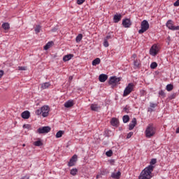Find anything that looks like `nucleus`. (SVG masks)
Returning a JSON list of instances; mask_svg holds the SVG:
<instances>
[{
	"mask_svg": "<svg viewBox=\"0 0 179 179\" xmlns=\"http://www.w3.org/2000/svg\"><path fill=\"white\" fill-rule=\"evenodd\" d=\"M134 65L135 68H139V66L141 65V60H139V59L134 60Z\"/></svg>",
	"mask_w": 179,
	"mask_h": 179,
	"instance_id": "nucleus-29",
	"label": "nucleus"
},
{
	"mask_svg": "<svg viewBox=\"0 0 179 179\" xmlns=\"http://www.w3.org/2000/svg\"><path fill=\"white\" fill-rule=\"evenodd\" d=\"M34 30L36 34H38V33H40V31H41V26L36 25Z\"/></svg>",
	"mask_w": 179,
	"mask_h": 179,
	"instance_id": "nucleus-30",
	"label": "nucleus"
},
{
	"mask_svg": "<svg viewBox=\"0 0 179 179\" xmlns=\"http://www.w3.org/2000/svg\"><path fill=\"white\" fill-rule=\"evenodd\" d=\"M101 178V175H97V176H96V179H99V178Z\"/></svg>",
	"mask_w": 179,
	"mask_h": 179,
	"instance_id": "nucleus-52",
	"label": "nucleus"
},
{
	"mask_svg": "<svg viewBox=\"0 0 179 179\" xmlns=\"http://www.w3.org/2000/svg\"><path fill=\"white\" fill-rule=\"evenodd\" d=\"M154 169V166L148 165L141 172L138 179H151L153 177L152 173Z\"/></svg>",
	"mask_w": 179,
	"mask_h": 179,
	"instance_id": "nucleus-1",
	"label": "nucleus"
},
{
	"mask_svg": "<svg viewBox=\"0 0 179 179\" xmlns=\"http://www.w3.org/2000/svg\"><path fill=\"white\" fill-rule=\"evenodd\" d=\"M73 79V76H70L69 77V80H72Z\"/></svg>",
	"mask_w": 179,
	"mask_h": 179,
	"instance_id": "nucleus-51",
	"label": "nucleus"
},
{
	"mask_svg": "<svg viewBox=\"0 0 179 179\" xmlns=\"http://www.w3.org/2000/svg\"><path fill=\"white\" fill-rule=\"evenodd\" d=\"M106 155L108 156V157H111L113 156V150H109L106 152Z\"/></svg>",
	"mask_w": 179,
	"mask_h": 179,
	"instance_id": "nucleus-37",
	"label": "nucleus"
},
{
	"mask_svg": "<svg viewBox=\"0 0 179 179\" xmlns=\"http://www.w3.org/2000/svg\"><path fill=\"white\" fill-rule=\"evenodd\" d=\"M34 146H43V142L41 141L38 140L34 143Z\"/></svg>",
	"mask_w": 179,
	"mask_h": 179,
	"instance_id": "nucleus-33",
	"label": "nucleus"
},
{
	"mask_svg": "<svg viewBox=\"0 0 179 179\" xmlns=\"http://www.w3.org/2000/svg\"><path fill=\"white\" fill-rule=\"evenodd\" d=\"M1 27L4 29V30H9V29H10V25L9 24V23L8 22H3L1 25Z\"/></svg>",
	"mask_w": 179,
	"mask_h": 179,
	"instance_id": "nucleus-23",
	"label": "nucleus"
},
{
	"mask_svg": "<svg viewBox=\"0 0 179 179\" xmlns=\"http://www.w3.org/2000/svg\"><path fill=\"white\" fill-rule=\"evenodd\" d=\"M135 87V85L134 83H130L128 84V85L125 87L124 92H123V97H127L128 94H131L132 92H134V87Z\"/></svg>",
	"mask_w": 179,
	"mask_h": 179,
	"instance_id": "nucleus-5",
	"label": "nucleus"
},
{
	"mask_svg": "<svg viewBox=\"0 0 179 179\" xmlns=\"http://www.w3.org/2000/svg\"><path fill=\"white\" fill-rule=\"evenodd\" d=\"M173 89H174V86L173 85V84H168L166 87V90H167V92H171Z\"/></svg>",
	"mask_w": 179,
	"mask_h": 179,
	"instance_id": "nucleus-28",
	"label": "nucleus"
},
{
	"mask_svg": "<svg viewBox=\"0 0 179 179\" xmlns=\"http://www.w3.org/2000/svg\"><path fill=\"white\" fill-rule=\"evenodd\" d=\"M178 34H179V31H178Z\"/></svg>",
	"mask_w": 179,
	"mask_h": 179,
	"instance_id": "nucleus-55",
	"label": "nucleus"
},
{
	"mask_svg": "<svg viewBox=\"0 0 179 179\" xmlns=\"http://www.w3.org/2000/svg\"><path fill=\"white\" fill-rule=\"evenodd\" d=\"M107 79H108V76H107L106 74H101L99 76V82L104 83V82H106V80H107Z\"/></svg>",
	"mask_w": 179,
	"mask_h": 179,
	"instance_id": "nucleus-17",
	"label": "nucleus"
},
{
	"mask_svg": "<svg viewBox=\"0 0 179 179\" xmlns=\"http://www.w3.org/2000/svg\"><path fill=\"white\" fill-rule=\"evenodd\" d=\"M145 138L148 139L156 135V127L153 123L149 124L145 131Z\"/></svg>",
	"mask_w": 179,
	"mask_h": 179,
	"instance_id": "nucleus-2",
	"label": "nucleus"
},
{
	"mask_svg": "<svg viewBox=\"0 0 179 179\" xmlns=\"http://www.w3.org/2000/svg\"><path fill=\"white\" fill-rule=\"evenodd\" d=\"M166 26L169 30H172L173 31L176 30H179V26H174V22L171 20H169L166 22Z\"/></svg>",
	"mask_w": 179,
	"mask_h": 179,
	"instance_id": "nucleus-6",
	"label": "nucleus"
},
{
	"mask_svg": "<svg viewBox=\"0 0 179 179\" xmlns=\"http://www.w3.org/2000/svg\"><path fill=\"white\" fill-rule=\"evenodd\" d=\"M140 94H141V96H145V94H146V91L144 90H141V91H140Z\"/></svg>",
	"mask_w": 179,
	"mask_h": 179,
	"instance_id": "nucleus-41",
	"label": "nucleus"
},
{
	"mask_svg": "<svg viewBox=\"0 0 179 179\" xmlns=\"http://www.w3.org/2000/svg\"><path fill=\"white\" fill-rule=\"evenodd\" d=\"M51 44H52V42H48L45 46L44 50H47L51 47Z\"/></svg>",
	"mask_w": 179,
	"mask_h": 179,
	"instance_id": "nucleus-36",
	"label": "nucleus"
},
{
	"mask_svg": "<svg viewBox=\"0 0 179 179\" xmlns=\"http://www.w3.org/2000/svg\"><path fill=\"white\" fill-rule=\"evenodd\" d=\"M159 96L161 97V99H164L166 97V93L163 90H161L158 92Z\"/></svg>",
	"mask_w": 179,
	"mask_h": 179,
	"instance_id": "nucleus-24",
	"label": "nucleus"
},
{
	"mask_svg": "<svg viewBox=\"0 0 179 179\" xmlns=\"http://www.w3.org/2000/svg\"><path fill=\"white\" fill-rule=\"evenodd\" d=\"M136 118L134 117L131 120V122L129 124V131H132L136 127Z\"/></svg>",
	"mask_w": 179,
	"mask_h": 179,
	"instance_id": "nucleus-12",
	"label": "nucleus"
},
{
	"mask_svg": "<svg viewBox=\"0 0 179 179\" xmlns=\"http://www.w3.org/2000/svg\"><path fill=\"white\" fill-rule=\"evenodd\" d=\"M52 31H53V32L57 31V28H54V29H52Z\"/></svg>",
	"mask_w": 179,
	"mask_h": 179,
	"instance_id": "nucleus-53",
	"label": "nucleus"
},
{
	"mask_svg": "<svg viewBox=\"0 0 179 179\" xmlns=\"http://www.w3.org/2000/svg\"><path fill=\"white\" fill-rule=\"evenodd\" d=\"M123 122L127 124V122H129V115H125L122 117Z\"/></svg>",
	"mask_w": 179,
	"mask_h": 179,
	"instance_id": "nucleus-27",
	"label": "nucleus"
},
{
	"mask_svg": "<svg viewBox=\"0 0 179 179\" xmlns=\"http://www.w3.org/2000/svg\"><path fill=\"white\" fill-rule=\"evenodd\" d=\"M112 178L120 179L121 178V171H118L117 173L113 172L111 173Z\"/></svg>",
	"mask_w": 179,
	"mask_h": 179,
	"instance_id": "nucleus-16",
	"label": "nucleus"
},
{
	"mask_svg": "<svg viewBox=\"0 0 179 179\" xmlns=\"http://www.w3.org/2000/svg\"><path fill=\"white\" fill-rule=\"evenodd\" d=\"M131 58H133V59L136 60V54H134V55L131 56Z\"/></svg>",
	"mask_w": 179,
	"mask_h": 179,
	"instance_id": "nucleus-48",
	"label": "nucleus"
},
{
	"mask_svg": "<svg viewBox=\"0 0 179 179\" xmlns=\"http://www.w3.org/2000/svg\"><path fill=\"white\" fill-rule=\"evenodd\" d=\"M122 24L123 27H124L125 29H129V27H131V26H132V22L131 21L130 19L125 18V19L122 20Z\"/></svg>",
	"mask_w": 179,
	"mask_h": 179,
	"instance_id": "nucleus-9",
	"label": "nucleus"
},
{
	"mask_svg": "<svg viewBox=\"0 0 179 179\" xmlns=\"http://www.w3.org/2000/svg\"><path fill=\"white\" fill-rule=\"evenodd\" d=\"M157 52H159V48L156 45H153L150 49V54L152 57H156L157 55Z\"/></svg>",
	"mask_w": 179,
	"mask_h": 179,
	"instance_id": "nucleus-10",
	"label": "nucleus"
},
{
	"mask_svg": "<svg viewBox=\"0 0 179 179\" xmlns=\"http://www.w3.org/2000/svg\"><path fill=\"white\" fill-rule=\"evenodd\" d=\"M121 82V78L117 76H111L109 79V85H118Z\"/></svg>",
	"mask_w": 179,
	"mask_h": 179,
	"instance_id": "nucleus-8",
	"label": "nucleus"
},
{
	"mask_svg": "<svg viewBox=\"0 0 179 179\" xmlns=\"http://www.w3.org/2000/svg\"><path fill=\"white\" fill-rule=\"evenodd\" d=\"M150 107L155 108L156 107V105L155 103H150Z\"/></svg>",
	"mask_w": 179,
	"mask_h": 179,
	"instance_id": "nucleus-49",
	"label": "nucleus"
},
{
	"mask_svg": "<svg viewBox=\"0 0 179 179\" xmlns=\"http://www.w3.org/2000/svg\"><path fill=\"white\" fill-rule=\"evenodd\" d=\"M156 163H157V159L155 158H153L151 159V161L150 162V166H153V165L156 164Z\"/></svg>",
	"mask_w": 179,
	"mask_h": 179,
	"instance_id": "nucleus-35",
	"label": "nucleus"
},
{
	"mask_svg": "<svg viewBox=\"0 0 179 179\" xmlns=\"http://www.w3.org/2000/svg\"><path fill=\"white\" fill-rule=\"evenodd\" d=\"M74 55L73 54H69L66 55H64L63 57V61L64 62H68V61H71L73 58Z\"/></svg>",
	"mask_w": 179,
	"mask_h": 179,
	"instance_id": "nucleus-15",
	"label": "nucleus"
},
{
	"mask_svg": "<svg viewBox=\"0 0 179 179\" xmlns=\"http://www.w3.org/2000/svg\"><path fill=\"white\" fill-rule=\"evenodd\" d=\"M3 73H4L3 71L0 70V79H1V78H2V76H3Z\"/></svg>",
	"mask_w": 179,
	"mask_h": 179,
	"instance_id": "nucleus-47",
	"label": "nucleus"
},
{
	"mask_svg": "<svg viewBox=\"0 0 179 179\" xmlns=\"http://www.w3.org/2000/svg\"><path fill=\"white\" fill-rule=\"evenodd\" d=\"M50 86H51V83H50L49 82L44 83L41 84V89H43V90H44L45 89H48V87Z\"/></svg>",
	"mask_w": 179,
	"mask_h": 179,
	"instance_id": "nucleus-21",
	"label": "nucleus"
},
{
	"mask_svg": "<svg viewBox=\"0 0 179 179\" xmlns=\"http://www.w3.org/2000/svg\"><path fill=\"white\" fill-rule=\"evenodd\" d=\"M73 106V101L69 100L66 103H64V107L66 108H69L70 107H72Z\"/></svg>",
	"mask_w": 179,
	"mask_h": 179,
	"instance_id": "nucleus-20",
	"label": "nucleus"
},
{
	"mask_svg": "<svg viewBox=\"0 0 179 179\" xmlns=\"http://www.w3.org/2000/svg\"><path fill=\"white\" fill-rule=\"evenodd\" d=\"M90 109L92 110V111H100V110H101V108L100 107V106H98L96 103H92L90 106Z\"/></svg>",
	"mask_w": 179,
	"mask_h": 179,
	"instance_id": "nucleus-13",
	"label": "nucleus"
},
{
	"mask_svg": "<svg viewBox=\"0 0 179 179\" xmlns=\"http://www.w3.org/2000/svg\"><path fill=\"white\" fill-rule=\"evenodd\" d=\"M118 124H119V122H118V119L115 118V117H113L110 120V124L113 126V127H117L118 126Z\"/></svg>",
	"mask_w": 179,
	"mask_h": 179,
	"instance_id": "nucleus-18",
	"label": "nucleus"
},
{
	"mask_svg": "<svg viewBox=\"0 0 179 179\" xmlns=\"http://www.w3.org/2000/svg\"><path fill=\"white\" fill-rule=\"evenodd\" d=\"M108 45H110V44L108 43V41H107V39H103V47L107 48Z\"/></svg>",
	"mask_w": 179,
	"mask_h": 179,
	"instance_id": "nucleus-38",
	"label": "nucleus"
},
{
	"mask_svg": "<svg viewBox=\"0 0 179 179\" xmlns=\"http://www.w3.org/2000/svg\"><path fill=\"white\" fill-rule=\"evenodd\" d=\"M100 62H101V60L100 59V58L97 57L92 61V64L93 66H96V65H99Z\"/></svg>",
	"mask_w": 179,
	"mask_h": 179,
	"instance_id": "nucleus-22",
	"label": "nucleus"
},
{
	"mask_svg": "<svg viewBox=\"0 0 179 179\" xmlns=\"http://www.w3.org/2000/svg\"><path fill=\"white\" fill-rule=\"evenodd\" d=\"M71 176H76L78 174V169H72L70 171Z\"/></svg>",
	"mask_w": 179,
	"mask_h": 179,
	"instance_id": "nucleus-31",
	"label": "nucleus"
},
{
	"mask_svg": "<svg viewBox=\"0 0 179 179\" xmlns=\"http://www.w3.org/2000/svg\"><path fill=\"white\" fill-rule=\"evenodd\" d=\"M22 146H23V147L26 146V144H23Z\"/></svg>",
	"mask_w": 179,
	"mask_h": 179,
	"instance_id": "nucleus-54",
	"label": "nucleus"
},
{
	"mask_svg": "<svg viewBox=\"0 0 179 179\" xmlns=\"http://www.w3.org/2000/svg\"><path fill=\"white\" fill-rule=\"evenodd\" d=\"M65 134L64 131L59 130V131L57 132L56 134V138H62V136Z\"/></svg>",
	"mask_w": 179,
	"mask_h": 179,
	"instance_id": "nucleus-26",
	"label": "nucleus"
},
{
	"mask_svg": "<svg viewBox=\"0 0 179 179\" xmlns=\"http://www.w3.org/2000/svg\"><path fill=\"white\" fill-rule=\"evenodd\" d=\"M170 100H173V99H176V94H173L169 96Z\"/></svg>",
	"mask_w": 179,
	"mask_h": 179,
	"instance_id": "nucleus-45",
	"label": "nucleus"
},
{
	"mask_svg": "<svg viewBox=\"0 0 179 179\" xmlns=\"http://www.w3.org/2000/svg\"><path fill=\"white\" fill-rule=\"evenodd\" d=\"M18 69H19V71H26V67H24V66H19Z\"/></svg>",
	"mask_w": 179,
	"mask_h": 179,
	"instance_id": "nucleus-44",
	"label": "nucleus"
},
{
	"mask_svg": "<svg viewBox=\"0 0 179 179\" xmlns=\"http://www.w3.org/2000/svg\"><path fill=\"white\" fill-rule=\"evenodd\" d=\"M111 38H113V36L107 35L106 37L104 38V40H106L108 41V40H111Z\"/></svg>",
	"mask_w": 179,
	"mask_h": 179,
	"instance_id": "nucleus-40",
	"label": "nucleus"
},
{
	"mask_svg": "<svg viewBox=\"0 0 179 179\" xmlns=\"http://www.w3.org/2000/svg\"><path fill=\"white\" fill-rule=\"evenodd\" d=\"M51 131V127L50 126H45L40 127L37 129V133L39 134H48Z\"/></svg>",
	"mask_w": 179,
	"mask_h": 179,
	"instance_id": "nucleus-7",
	"label": "nucleus"
},
{
	"mask_svg": "<svg viewBox=\"0 0 179 179\" xmlns=\"http://www.w3.org/2000/svg\"><path fill=\"white\" fill-rule=\"evenodd\" d=\"M141 29L138 30L139 34H143L145 31H148V30H149V22H148V20H143L141 24Z\"/></svg>",
	"mask_w": 179,
	"mask_h": 179,
	"instance_id": "nucleus-4",
	"label": "nucleus"
},
{
	"mask_svg": "<svg viewBox=\"0 0 179 179\" xmlns=\"http://www.w3.org/2000/svg\"><path fill=\"white\" fill-rule=\"evenodd\" d=\"M82 38H83V35L82 34H78L76 38V43H80Z\"/></svg>",
	"mask_w": 179,
	"mask_h": 179,
	"instance_id": "nucleus-25",
	"label": "nucleus"
},
{
	"mask_svg": "<svg viewBox=\"0 0 179 179\" xmlns=\"http://www.w3.org/2000/svg\"><path fill=\"white\" fill-rule=\"evenodd\" d=\"M29 178H30V177L26 176L22 177L21 179H29Z\"/></svg>",
	"mask_w": 179,
	"mask_h": 179,
	"instance_id": "nucleus-50",
	"label": "nucleus"
},
{
	"mask_svg": "<svg viewBox=\"0 0 179 179\" xmlns=\"http://www.w3.org/2000/svg\"><path fill=\"white\" fill-rule=\"evenodd\" d=\"M86 0H77L78 5H82Z\"/></svg>",
	"mask_w": 179,
	"mask_h": 179,
	"instance_id": "nucleus-42",
	"label": "nucleus"
},
{
	"mask_svg": "<svg viewBox=\"0 0 179 179\" xmlns=\"http://www.w3.org/2000/svg\"><path fill=\"white\" fill-rule=\"evenodd\" d=\"M150 68L151 69H156L157 68V63L156 62L151 63Z\"/></svg>",
	"mask_w": 179,
	"mask_h": 179,
	"instance_id": "nucleus-34",
	"label": "nucleus"
},
{
	"mask_svg": "<svg viewBox=\"0 0 179 179\" xmlns=\"http://www.w3.org/2000/svg\"><path fill=\"white\" fill-rule=\"evenodd\" d=\"M21 117L24 120H29V118H30V112H29V110H25L22 112L21 114Z\"/></svg>",
	"mask_w": 179,
	"mask_h": 179,
	"instance_id": "nucleus-14",
	"label": "nucleus"
},
{
	"mask_svg": "<svg viewBox=\"0 0 179 179\" xmlns=\"http://www.w3.org/2000/svg\"><path fill=\"white\" fill-rule=\"evenodd\" d=\"M133 135H134V132L130 131L127 135V139H130V138H131Z\"/></svg>",
	"mask_w": 179,
	"mask_h": 179,
	"instance_id": "nucleus-39",
	"label": "nucleus"
},
{
	"mask_svg": "<svg viewBox=\"0 0 179 179\" xmlns=\"http://www.w3.org/2000/svg\"><path fill=\"white\" fill-rule=\"evenodd\" d=\"M131 110V108L127 105L124 108H123V110L124 113H126L127 114L129 113V111Z\"/></svg>",
	"mask_w": 179,
	"mask_h": 179,
	"instance_id": "nucleus-32",
	"label": "nucleus"
},
{
	"mask_svg": "<svg viewBox=\"0 0 179 179\" xmlns=\"http://www.w3.org/2000/svg\"><path fill=\"white\" fill-rule=\"evenodd\" d=\"M121 20V14H115L113 16V22L114 23H118Z\"/></svg>",
	"mask_w": 179,
	"mask_h": 179,
	"instance_id": "nucleus-19",
	"label": "nucleus"
},
{
	"mask_svg": "<svg viewBox=\"0 0 179 179\" xmlns=\"http://www.w3.org/2000/svg\"><path fill=\"white\" fill-rule=\"evenodd\" d=\"M174 6H179V0H176L173 3Z\"/></svg>",
	"mask_w": 179,
	"mask_h": 179,
	"instance_id": "nucleus-46",
	"label": "nucleus"
},
{
	"mask_svg": "<svg viewBox=\"0 0 179 179\" xmlns=\"http://www.w3.org/2000/svg\"><path fill=\"white\" fill-rule=\"evenodd\" d=\"M23 128H26L27 129H30V128H31V126H30V124H24Z\"/></svg>",
	"mask_w": 179,
	"mask_h": 179,
	"instance_id": "nucleus-43",
	"label": "nucleus"
},
{
	"mask_svg": "<svg viewBox=\"0 0 179 179\" xmlns=\"http://www.w3.org/2000/svg\"><path fill=\"white\" fill-rule=\"evenodd\" d=\"M78 162V155H74L69 160L68 163L69 167H72L75 166V164Z\"/></svg>",
	"mask_w": 179,
	"mask_h": 179,
	"instance_id": "nucleus-11",
	"label": "nucleus"
},
{
	"mask_svg": "<svg viewBox=\"0 0 179 179\" xmlns=\"http://www.w3.org/2000/svg\"><path fill=\"white\" fill-rule=\"evenodd\" d=\"M50 113V107L48 106H43L41 108L37 109L36 110V115H41L45 118V117H48V114Z\"/></svg>",
	"mask_w": 179,
	"mask_h": 179,
	"instance_id": "nucleus-3",
	"label": "nucleus"
}]
</instances>
